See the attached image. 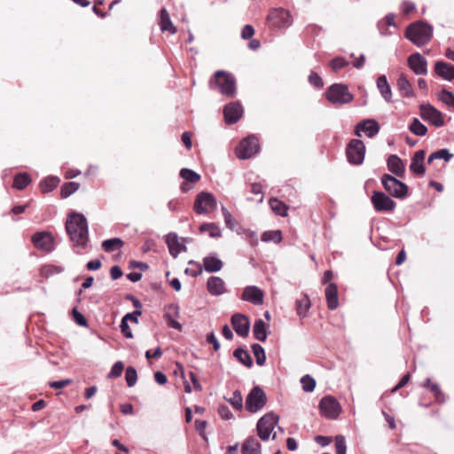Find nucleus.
Returning <instances> with one entry per match:
<instances>
[{"instance_id": "f257e3e1", "label": "nucleus", "mask_w": 454, "mask_h": 454, "mask_svg": "<svg viewBox=\"0 0 454 454\" xmlns=\"http://www.w3.org/2000/svg\"><path fill=\"white\" fill-rule=\"evenodd\" d=\"M67 232L74 247L85 248L89 242L88 223L83 215L72 213L66 223Z\"/></svg>"}, {"instance_id": "f03ea898", "label": "nucleus", "mask_w": 454, "mask_h": 454, "mask_svg": "<svg viewBox=\"0 0 454 454\" xmlns=\"http://www.w3.org/2000/svg\"><path fill=\"white\" fill-rule=\"evenodd\" d=\"M433 35V27L426 22L418 21L410 25L405 31V36L417 46L427 44Z\"/></svg>"}, {"instance_id": "7ed1b4c3", "label": "nucleus", "mask_w": 454, "mask_h": 454, "mask_svg": "<svg viewBox=\"0 0 454 454\" xmlns=\"http://www.w3.org/2000/svg\"><path fill=\"white\" fill-rule=\"evenodd\" d=\"M211 88L217 86L220 92L226 97H234L236 93V80L235 77L225 71H216L209 82Z\"/></svg>"}, {"instance_id": "20e7f679", "label": "nucleus", "mask_w": 454, "mask_h": 454, "mask_svg": "<svg viewBox=\"0 0 454 454\" xmlns=\"http://www.w3.org/2000/svg\"><path fill=\"white\" fill-rule=\"evenodd\" d=\"M325 97L333 105L348 104L354 99V96L349 92L348 86L342 83L331 85L325 92Z\"/></svg>"}, {"instance_id": "39448f33", "label": "nucleus", "mask_w": 454, "mask_h": 454, "mask_svg": "<svg viewBox=\"0 0 454 454\" xmlns=\"http://www.w3.org/2000/svg\"><path fill=\"white\" fill-rule=\"evenodd\" d=\"M267 21L271 28L283 29L289 27L294 20L288 10L279 7L270 11Z\"/></svg>"}, {"instance_id": "423d86ee", "label": "nucleus", "mask_w": 454, "mask_h": 454, "mask_svg": "<svg viewBox=\"0 0 454 454\" xmlns=\"http://www.w3.org/2000/svg\"><path fill=\"white\" fill-rule=\"evenodd\" d=\"M381 183L385 190L393 197L404 199L408 195V186L395 177L384 174L381 176Z\"/></svg>"}, {"instance_id": "0eeeda50", "label": "nucleus", "mask_w": 454, "mask_h": 454, "mask_svg": "<svg viewBox=\"0 0 454 454\" xmlns=\"http://www.w3.org/2000/svg\"><path fill=\"white\" fill-rule=\"evenodd\" d=\"M266 403V394L259 386H255L247 395L245 405L249 412L255 413L262 410Z\"/></svg>"}, {"instance_id": "6e6552de", "label": "nucleus", "mask_w": 454, "mask_h": 454, "mask_svg": "<svg viewBox=\"0 0 454 454\" xmlns=\"http://www.w3.org/2000/svg\"><path fill=\"white\" fill-rule=\"evenodd\" d=\"M279 420V416L270 411L264 414L257 422L256 429L258 436L262 441L269 440L271 432Z\"/></svg>"}, {"instance_id": "1a4fd4ad", "label": "nucleus", "mask_w": 454, "mask_h": 454, "mask_svg": "<svg viewBox=\"0 0 454 454\" xmlns=\"http://www.w3.org/2000/svg\"><path fill=\"white\" fill-rule=\"evenodd\" d=\"M346 154L352 165H361L365 155V145L362 140L352 139L347 145Z\"/></svg>"}, {"instance_id": "9d476101", "label": "nucleus", "mask_w": 454, "mask_h": 454, "mask_svg": "<svg viewBox=\"0 0 454 454\" xmlns=\"http://www.w3.org/2000/svg\"><path fill=\"white\" fill-rule=\"evenodd\" d=\"M319 410L325 418L336 419L341 411V406L335 397L326 395L320 400Z\"/></svg>"}, {"instance_id": "9b49d317", "label": "nucleus", "mask_w": 454, "mask_h": 454, "mask_svg": "<svg viewBox=\"0 0 454 454\" xmlns=\"http://www.w3.org/2000/svg\"><path fill=\"white\" fill-rule=\"evenodd\" d=\"M258 139L254 136H249L243 139L236 148V154L239 159H249L259 152Z\"/></svg>"}, {"instance_id": "f8f14e48", "label": "nucleus", "mask_w": 454, "mask_h": 454, "mask_svg": "<svg viewBox=\"0 0 454 454\" xmlns=\"http://www.w3.org/2000/svg\"><path fill=\"white\" fill-rule=\"evenodd\" d=\"M217 203L212 193L202 192H200L194 201V211L199 214H207L216 208Z\"/></svg>"}, {"instance_id": "ddd939ff", "label": "nucleus", "mask_w": 454, "mask_h": 454, "mask_svg": "<svg viewBox=\"0 0 454 454\" xmlns=\"http://www.w3.org/2000/svg\"><path fill=\"white\" fill-rule=\"evenodd\" d=\"M420 116L424 121H429L435 127H442L444 120L442 113L430 104H422L419 106Z\"/></svg>"}, {"instance_id": "4468645a", "label": "nucleus", "mask_w": 454, "mask_h": 454, "mask_svg": "<svg viewBox=\"0 0 454 454\" xmlns=\"http://www.w3.org/2000/svg\"><path fill=\"white\" fill-rule=\"evenodd\" d=\"M372 203L377 212L393 211L395 207V202L382 192H373Z\"/></svg>"}, {"instance_id": "2eb2a0df", "label": "nucleus", "mask_w": 454, "mask_h": 454, "mask_svg": "<svg viewBox=\"0 0 454 454\" xmlns=\"http://www.w3.org/2000/svg\"><path fill=\"white\" fill-rule=\"evenodd\" d=\"M32 243L39 250L51 252L54 248V241L51 233L36 232L32 236Z\"/></svg>"}, {"instance_id": "dca6fc26", "label": "nucleus", "mask_w": 454, "mask_h": 454, "mask_svg": "<svg viewBox=\"0 0 454 454\" xmlns=\"http://www.w3.org/2000/svg\"><path fill=\"white\" fill-rule=\"evenodd\" d=\"M223 115L226 123L234 124L243 115V107L239 102H231L224 106Z\"/></svg>"}, {"instance_id": "f3484780", "label": "nucleus", "mask_w": 454, "mask_h": 454, "mask_svg": "<svg viewBox=\"0 0 454 454\" xmlns=\"http://www.w3.org/2000/svg\"><path fill=\"white\" fill-rule=\"evenodd\" d=\"M408 66L417 75L427 74V61L419 52L413 53L408 58Z\"/></svg>"}, {"instance_id": "a211bd4d", "label": "nucleus", "mask_w": 454, "mask_h": 454, "mask_svg": "<svg viewBox=\"0 0 454 454\" xmlns=\"http://www.w3.org/2000/svg\"><path fill=\"white\" fill-rule=\"evenodd\" d=\"M380 131L379 123L373 119H366L357 123L355 130V134L357 137H361V133L364 132L368 137H373Z\"/></svg>"}, {"instance_id": "6ab92c4d", "label": "nucleus", "mask_w": 454, "mask_h": 454, "mask_svg": "<svg viewBox=\"0 0 454 454\" xmlns=\"http://www.w3.org/2000/svg\"><path fill=\"white\" fill-rule=\"evenodd\" d=\"M231 325L236 333L240 337L248 335L250 323L247 316L239 313L234 314L231 317Z\"/></svg>"}, {"instance_id": "aec40b11", "label": "nucleus", "mask_w": 454, "mask_h": 454, "mask_svg": "<svg viewBox=\"0 0 454 454\" xmlns=\"http://www.w3.org/2000/svg\"><path fill=\"white\" fill-rule=\"evenodd\" d=\"M242 300L254 305H261L263 302V293L254 286H247L242 293Z\"/></svg>"}, {"instance_id": "412c9836", "label": "nucleus", "mask_w": 454, "mask_h": 454, "mask_svg": "<svg viewBox=\"0 0 454 454\" xmlns=\"http://www.w3.org/2000/svg\"><path fill=\"white\" fill-rule=\"evenodd\" d=\"M166 243L169 254L174 258H176L180 253L186 251V247L179 241L178 236L174 232L168 233L166 236Z\"/></svg>"}, {"instance_id": "4be33fe9", "label": "nucleus", "mask_w": 454, "mask_h": 454, "mask_svg": "<svg viewBox=\"0 0 454 454\" xmlns=\"http://www.w3.org/2000/svg\"><path fill=\"white\" fill-rule=\"evenodd\" d=\"M435 74L443 80L451 82L454 80V65L444 61H437L434 65Z\"/></svg>"}, {"instance_id": "5701e85b", "label": "nucleus", "mask_w": 454, "mask_h": 454, "mask_svg": "<svg viewBox=\"0 0 454 454\" xmlns=\"http://www.w3.org/2000/svg\"><path fill=\"white\" fill-rule=\"evenodd\" d=\"M426 157V153L424 150L417 151L413 157L411 158V163L410 165V170L416 174L422 176L425 174L426 168L424 165V160Z\"/></svg>"}, {"instance_id": "b1692460", "label": "nucleus", "mask_w": 454, "mask_h": 454, "mask_svg": "<svg viewBox=\"0 0 454 454\" xmlns=\"http://www.w3.org/2000/svg\"><path fill=\"white\" fill-rule=\"evenodd\" d=\"M207 288L210 294L218 296L226 292L225 283L220 277L212 276L207 279Z\"/></svg>"}, {"instance_id": "393cba45", "label": "nucleus", "mask_w": 454, "mask_h": 454, "mask_svg": "<svg viewBox=\"0 0 454 454\" xmlns=\"http://www.w3.org/2000/svg\"><path fill=\"white\" fill-rule=\"evenodd\" d=\"M325 295L327 308L331 310L336 309L339 306L338 287L336 284H329L325 290Z\"/></svg>"}, {"instance_id": "a878e982", "label": "nucleus", "mask_w": 454, "mask_h": 454, "mask_svg": "<svg viewBox=\"0 0 454 454\" xmlns=\"http://www.w3.org/2000/svg\"><path fill=\"white\" fill-rule=\"evenodd\" d=\"M387 168L390 172L398 177H403L405 172V167L402 160L395 154H392L388 157Z\"/></svg>"}, {"instance_id": "bb28decb", "label": "nucleus", "mask_w": 454, "mask_h": 454, "mask_svg": "<svg viewBox=\"0 0 454 454\" xmlns=\"http://www.w3.org/2000/svg\"><path fill=\"white\" fill-rule=\"evenodd\" d=\"M242 454H262L261 443L254 436L248 437L243 443L241 448Z\"/></svg>"}, {"instance_id": "cd10ccee", "label": "nucleus", "mask_w": 454, "mask_h": 454, "mask_svg": "<svg viewBox=\"0 0 454 454\" xmlns=\"http://www.w3.org/2000/svg\"><path fill=\"white\" fill-rule=\"evenodd\" d=\"M223 266V262L215 255H208L203 258V267L207 272H218Z\"/></svg>"}, {"instance_id": "c85d7f7f", "label": "nucleus", "mask_w": 454, "mask_h": 454, "mask_svg": "<svg viewBox=\"0 0 454 454\" xmlns=\"http://www.w3.org/2000/svg\"><path fill=\"white\" fill-rule=\"evenodd\" d=\"M377 88L380 92L382 98L387 102H392V90L391 87L387 82V77L385 75H380L377 78Z\"/></svg>"}, {"instance_id": "c756f323", "label": "nucleus", "mask_w": 454, "mask_h": 454, "mask_svg": "<svg viewBox=\"0 0 454 454\" xmlns=\"http://www.w3.org/2000/svg\"><path fill=\"white\" fill-rule=\"evenodd\" d=\"M159 25L162 32L168 31L170 34L176 33V28L173 25L170 16L165 8L160 10Z\"/></svg>"}, {"instance_id": "7c9ffc66", "label": "nucleus", "mask_w": 454, "mask_h": 454, "mask_svg": "<svg viewBox=\"0 0 454 454\" xmlns=\"http://www.w3.org/2000/svg\"><path fill=\"white\" fill-rule=\"evenodd\" d=\"M397 87L403 97L411 98L414 96L411 83L405 75L401 74L397 80Z\"/></svg>"}, {"instance_id": "2f4dec72", "label": "nucleus", "mask_w": 454, "mask_h": 454, "mask_svg": "<svg viewBox=\"0 0 454 454\" xmlns=\"http://www.w3.org/2000/svg\"><path fill=\"white\" fill-rule=\"evenodd\" d=\"M233 356L247 368L253 365V360L249 352L243 348H236L233 352Z\"/></svg>"}, {"instance_id": "473e14b6", "label": "nucleus", "mask_w": 454, "mask_h": 454, "mask_svg": "<svg viewBox=\"0 0 454 454\" xmlns=\"http://www.w3.org/2000/svg\"><path fill=\"white\" fill-rule=\"evenodd\" d=\"M253 333L255 339L264 341L267 338L266 324L262 319L255 320L253 326Z\"/></svg>"}, {"instance_id": "72a5a7b5", "label": "nucleus", "mask_w": 454, "mask_h": 454, "mask_svg": "<svg viewBox=\"0 0 454 454\" xmlns=\"http://www.w3.org/2000/svg\"><path fill=\"white\" fill-rule=\"evenodd\" d=\"M311 303L309 298L307 295H304L301 299L296 301V311L298 316L301 317H305L307 316V312L310 308Z\"/></svg>"}, {"instance_id": "f704fd0d", "label": "nucleus", "mask_w": 454, "mask_h": 454, "mask_svg": "<svg viewBox=\"0 0 454 454\" xmlns=\"http://www.w3.org/2000/svg\"><path fill=\"white\" fill-rule=\"evenodd\" d=\"M270 206L273 212L281 216L287 215L288 207L279 200L276 198H271L269 201Z\"/></svg>"}, {"instance_id": "c9c22d12", "label": "nucleus", "mask_w": 454, "mask_h": 454, "mask_svg": "<svg viewBox=\"0 0 454 454\" xmlns=\"http://www.w3.org/2000/svg\"><path fill=\"white\" fill-rule=\"evenodd\" d=\"M123 244V241L120 238H113L104 240L102 242V247L106 252L110 253L120 249L122 247Z\"/></svg>"}, {"instance_id": "e433bc0d", "label": "nucleus", "mask_w": 454, "mask_h": 454, "mask_svg": "<svg viewBox=\"0 0 454 454\" xmlns=\"http://www.w3.org/2000/svg\"><path fill=\"white\" fill-rule=\"evenodd\" d=\"M31 182V178L27 173L18 174L13 180V187L17 190H23L26 188Z\"/></svg>"}, {"instance_id": "4c0bfd02", "label": "nucleus", "mask_w": 454, "mask_h": 454, "mask_svg": "<svg viewBox=\"0 0 454 454\" xmlns=\"http://www.w3.org/2000/svg\"><path fill=\"white\" fill-rule=\"evenodd\" d=\"M59 183V179L56 176H49L43 180L40 188L43 192H50L55 189Z\"/></svg>"}, {"instance_id": "58836bf2", "label": "nucleus", "mask_w": 454, "mask_h": 454, "mask_svg": "<svg viewBox=\"0 0 454 454\" xmlns=\"http://www.w3.org/2000/svg\"><path fill=\"white\" fill-rule=\"evenodd\" d=\"M453 154L450 153L448 149H440L432 153L428 159L427 163L430 164L434 160H444L445 161H449L452 158Z\"/></svg>"}, {"instance_id": "ea45409f", "label": "nucleus", "mask_w": 454, "mask_h": 454, "mask_svg": "<svg viewBox=\"0 0 454 454\" xmlns=\"http://www.w3.org/2000/svg\"><path fill=\"white\" fill-rule=\"evenodd\" d=\"M253 354L255 357L256 364L260 366L263 365L266 361V356L264 348L258 343H254L251 346Z\"/></svg>"}, {"instance_id": "a19ab883", "label": "nucleus", "mask_w": 454, "mask_h": 454, "mask_svg": "<svg viewBox=\"0 0 454 454\" xmlns=\"http://www.w3.org/2000/svg\"><path fill=\"white\" fill-rule=\"evenodd\" d=\"M179 175L184 181L188 183L195 184L200 180V175L190 168H182Z\"/></svg>"}, {"instance_id": "79ce46f5", "label": "nucleus", "mask_w": 454, "mask_h": 454, "mask_svg": "<svg viewBox=\"0 0 454 454\" xmlns=\"http://www.w3.org/2000/svg\"><path fill=\"white\" fill-rule=\"evenodd\" d=\"M409 129L416 136H425L427 132V128L419 121V119L414 118L409 126Z\"/></svg>"}, {"instance_id": "37998d69", "label": "nucleus", "mask_w": 454, "mask_h": 454, "mask_svg": "<svg viewBox=\"0 0 454 454\" xmlns=\"http://www.w3.org/2000/svg\"><path fill=\"white\" fill-rule=\"evenodd\" d=\"M423 387H427V388H429L431 390V392L434 393V396H435V399L437 400V402L439 403H442L444 401V398H443V394L442 392L441 391L439 386L435 383H432L431 382V380L429 378H427L424 383H423Z\"/></svg>"}, {"instance_id": "c03bdc74", "label": "nucleus", "mask_w": 454, "mask_h": 454, "mask_svg": "<svg viewBox=\"0 0 454 454\" xmlns=\"http://www.w3.org/2000/svg\"><path fill=\"white\" fill-rule=\"evenodd\" d=\"M261 239L263 242L279 243L282 240V233L280 231H268L262 233Z\"/></svg>"}, {"instance_id": "a18cd8bd", "label": "nucleus", "mask_w": 454, "mask_h": 454, "mask_svg": "<svg viewBox=\"0 0 454 454\" xmlns=\"http://www.w3.org/2000/svg\"><path fill=\"white\" fill-rule=\"evenodd\" d=\"M79 184L75 182H68L62 185L61 187V196L62 198H67L79 189Z\"/></svg>"}, {"instance_id": "49530a36", "label": "nucleus", "mask_w": 454, "mask_h": 454, "mask_svg": "<svg viewBox=\"0 0 454 454\" xmlns=\"http://www.w3.org/2000/svg\"><path fill=\"white\" fill-rule=\"evenodd\" d=\"M222 213H223L225 225L231 231H237L236 227L238 226V223L233 219V217H232L231 214L229 212V210L223 206L222 207Z\"/></svg>"}, {"instance_id": "de8ad7c7", "label": "nucleus", "mask_w": 454, "mask_h": 454, "mask_svg": "<svg viewBox=\"0 0 454 454\" xmlns=\"http://www.w3.org/2000/svg\"><path fill=\"white\" fill-rule=\"evenodd\" d=\"M125 380L129 387H132L136 385L137 380V373L134 367L129 366L126 369Z\"/></svg>"}, {"instance_id": "09e8293b", "label": "nucleus", "mask_w": 454, "mask_h": 454, "mask_svg": "<svg viewBox=\"0 0 454 454\" xmlns=\"http://www.w3.org/2000/svg\"><path fill=\"white\" fill-rule=\"evenodd\" d=\"M63 271V268L56 265H44L41 268V275L44 278H49L54 274H59Z\"/></svg>"}, {"instance_id": "8fccbe9b", "label": "nucleus", "mask_w": 454, "mask_h": 454, "mask_svg": "<svg viewBox=\"0 0 454 454\" xmlns=\"http://www.w3.org/2000/svg\"><path fill=\"white\" fill-rule=\"evenodd\" d=\"M227 401L233 406L236 410H241L243 407V398L239 390H236L233 392L232 396Z\"/></svg>"}, {"instance_id": "3c124183", "label": "nucleus", "mask_w": 454, "mask_h": 454, "mask_svg": "<svg viewBox=\"0 0 454 454\" xmlns=\"http://www.w3.org/2000/svg\"><path fill=\"white\" fill-rule=\"evenodd\" d=\"M301 383L302 386V389L305 392H311L314 390V388L316 387L315 380L312 377H310L309 375H304L301 379Z\"/></svg>"}, {"instance_id": "603ef678", "label": "nucleus", "mask_w": 454, "mask_h": 454, "mask_svg": "<svg viewBox=\"0 0 454 454\" xmlns=\"http://www.w3.org/2000/svg\"><path fill=\"white\" fill-rule=\"evenodd\" d=\"M441 101L449 106H454V94L446 89H443L439 96Z\"/></svg>"}, {"instance_id": "864d4df0", "label": "nucleus", "mask_w": 454, "mask_h": 454, "mask_svg": "<svg viewBox=\"0 0 454 454\" xmlns=\"http://www.w3.org/2000/svg\"><path fill=\"white\" fill-rule=\"evenodd\" d=\"M123 369H124V364L121 361H118L116 362L113 366H112V369L110 371V372L108 373L107 377L109 379H114V378H118L119 376L121 375L122 372H123Z\"/></svg>"}, {"instance_id": "5fc2aeb1", "label": "nucleus", "mask_w": 454, "mask_h": 454, "mask_svg": "<svg viewBox=\"0 0 454 454\" xmlns=\"http://www.w3.org/2000/svg\"><path fill=\"white\" fill-rule=\"evenodd\" d=\"M348 61H347L342 57H336L330 62V67L333 71H338L347 66H348Z\"/></svg>"}, {"instance_id": "6e6d98bb", "label": "nucleus", "mask_w": 454, "mask_h": 454, "mask_svg": "<svg viewBox=\"0 0 454 454\" xmlns=\"http://www.w3.org/2000/svg\"><path fill=\"white\" fill-rule=\"evenodd\" d=\"M336 454H346V441L344 436L337 435L335 437Z\"/></svg>"}, {"instance_id": "4d7b16f0", "label": "nucleus", "mask_w": 454, "mask_h": 454, "mask_svg": "<svg viewBox=\"0 0 454 454\" xmlns=\"http://www.w3.org/2000/svg\"><path fill=\"white\" fill-rule=\"evenodd\" d=\"M309 82L313 85L314 87H317V88H322L324 83H323V81L321 79V77L316 73V72H311L309 75Z\"/></svg>"}, {"instance_id": "13d9d810", "label": "nucleus", "mask_w": 454, "mask_h": 454, "mask_svg": "<svg viewBox=\"0 0 454 454\" xmlns=\"http://www.w3.org/2000/svg\"><path fill=\"white\" fill-rule=\"evenodd\" d=\"M73 317L77 325L85 326L87 325V320L84 316L79 312L75 308L72 310Z\"/></svg>"}, {"instance_id": "bf43d9fd", "label": "nucleus", "mask_w": 454, "mask_h": 454, "mask_svg": "<svg viewBox=\"0 0 454 454\" xmlns=\"http://www.w3.org/2000/svg\"><path fill=\"white\" fill-rule=\"evenodd\" d=\"M142 314V311L140 309H136L135 311L131 312V313H128L126 314L122 319L125 320V321H131V322H134L136 324L138 323V317L141 316Z\"/></svg>"}, {"instance_id": "052dcab7", "label": "nucleus", "mask_w": 454, "mask_h": 454, "mask_svg": "<svg viewBox=\"0 0 454 454\" xmlns=\"http://www.w3.org/2000/svg\"><path fill=\"white\" fill-rule=\"evenodd\" d=\"M218 413H219L220 417L225 420H228V419H231L233 418L231 411L225 405H222L219 407Z\"/></svg>"}, {"instance_id": "680f3d73", "label": "nucleus", "mask_w": 454, "mask_h": 454, "mask_svg": "<svg viewBox=\"0 0 454 454\" xmlns=\"http://www.w3.org/2000/svg\"><path fill=\"white\" fill-rule=\"evenodd\" d=\"M254 34V29L251 25H246L242 28L241 37L245 40L252 38Z\"/></svg>"}, {"instance_id": "e2e57ef3", "label": "nucleus", "mask_w": 454, "mask_h": 454, "mask_svg": "<svg viewBox=\"0 0 454 454\" xmlns=\"http://www.w3.org/2000/svg\"><path fill=\"white\" fill-rule=\"evenodd\" d=\"M179 315V307L176 304H170L167 308V311L165 314L166 317H178Z\"/></svg>"}, {"instance_id": "0e129e2a", "label": "nucleus", "mask_w": 454, "mask_h": 454, "mask_svg": "<svg viewBox=\"0 0 454 454\" xmlns=\"http://www.w3.org/2000/svg\"><path fill=\"white\" fill-rule=\"evenodd\" d=\"M120 327H121V333H123V335L126 338H132L133 337L132 332H131V330L129 328V325L127 321L121 319Z\"/></svg>"}, {"instance_id": "69168bd1", "label": "nucleus", "mask_w": 454, "mask_h": 454, "mask_svg": "<svg viewBox=\"0 0 454 454\" xmlns=\"http://www.w3.org/2000/svg\"><path fill=\"white\" fill-rule=\"evenodd\" d=\"M207 343L213 345V348L215 351H217L220 348V343L218 342L217 338L215 337V335L213 332H211L209 334H207Z\"/></svg>"}, {"instance_id": "338daca9", "label": "nucleus", "mask_w": 454, "mask_h": 454, "mask_svg": "<svg viewBox=\"0 0 454 454\" xmlns=\"http://www.w3.org/2000/svg\"><path fill=\"white\" fill-rule=\"evenodd\" d=\"M206 427L207 421L200 419L195 420V428L203 438H205L204 431L206 429Z\"/></svg>"}, {"instance_id": "774afa93", "label": "nucleus", "mask_w": 454, "mask_h": 454, "mask_svg": "<svg viewBox=\"0 0 454 454\" xmlns=\"http://www.w3.org/2000/svg\"><path fill=\"white\" fill-rule=\"evenodd\" d=\"M110 275H111L112 279H114V280L120 278L122 276V270H121V267H119L117 265L113 266L110 270Z\"/></svg>"}]
</instances>
